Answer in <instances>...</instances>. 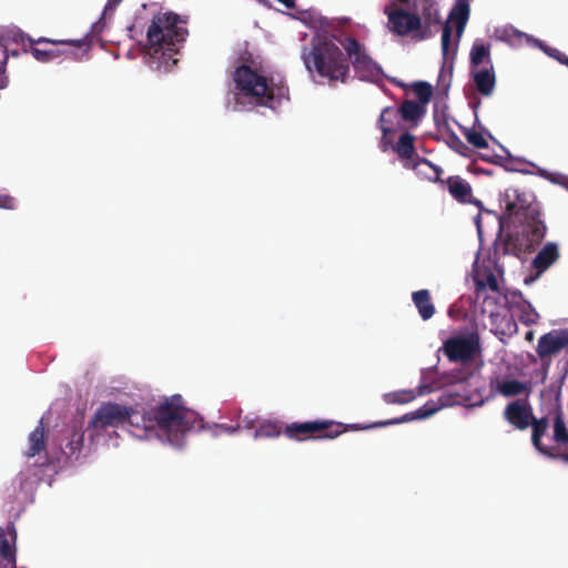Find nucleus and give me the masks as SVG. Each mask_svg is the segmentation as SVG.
I'll return each mask as SVG.
<instances>
[{
    "mask_svg": "<svg viewBox=\"0 0 568 568\" xmlns=\"http://www.w3.org/2000/svg\"><path fill=\"white\" fill-rule=\"evenodd\" d=\"M121 1L122 0H108L101 18L105 19L106 17L112 16Z\"/></svg>",
    "mask_w": 568,
    "mask_h": 568,
    "instance_id": "nucleus-39",
    "label": "nucleus"
},
{
    "mask_svg": "<svg viewBox=\"0 0 568 568\" xmlns=\"http://www.w3.org/2000/svg\"><path fill=\"white\" fill-rule=\"evenodd\" d=\"M83 437L84 434L82 432H74L70 442L68 443V447L70 448L71 454L75 452H80L83 446Z\"/></svg>",
    "mask_w": 568,
    "mask_h": 568,
    "instance_id": "nucleus-37",
    "label": "nucleus"
},
{
    "mask_svg": "<svg viewBox=\"0 0 568 568\" xmlns=\"http://www.w3.org/2000/svg\"><path fill=\"white\" fill-rule=\"evenodd\" d=\"M417 10L420 12L422 31L416 34L417 40H424L433 34L432 28L440 23L436 0H419Z\"/></svg>",
    "mask_w": 568,
    "mask_h": 568,
    "instance_id": "nucleus-17",
    "label": "nucleus"
},
{
    "mask_svg": "<svg viewBox=\"0 0 568 568\" xmlns=\"http://www.w3.org/2000/svg\"><path fill=\"white\" fill-rule=\"evenodd\" d=\"M465 136L467 141L477 149H485L488 146L486 139L480 132L468 130L465 132Z\"/></svg>",
    "mask_w": 568,
    "mask_h": 568,
    "instance_id": "nucleus-35",
    "label": "nucleus"
},
{
    "mask_svg": "<svg viewBox=\"0 0 568 568\" xmlns=\"http://www.w3.org/2000/svg\"><path fill=\"white\" fill-rule=\"evenodd\" d=\"M284 426L277 420H262L257 423L254 438H275L283 434Z\"/></svg>",
    "mask_w": 568,
    "mask_h": 568,
    "instance_id": "nucleus-29",
    "label": "nucleus"
},
{
    "mask_svg": "<svg viewBox=\"0 0 568 568\" xmlns=\"http://www.w3.org/2000/svg\"><path fill=\"white\" fill-rule=\"evenodd\" d=\"M257 423L258 422H255L254 419H248L247 417H245L243 419V427L247 428V429H252V428L256 429Z\"/></svg>",
    "mask_w": 568,
    "mask_h": 568,
    "instance_id": "nucleus-44",
    "label": "nucleus"
},
{
    "mask_svg": "<svg viewBox=\"0 0 568 568\" xmlns=\"http://www.w3.org/2000/svg\"><path fill=\"white\" fill-rule=\"evenodd\" d=\"M412 300L416 306L419 316L424 321H428L435 314V306L432 302V296L428 290H419L413 292Z\"/></svg>",
    "mask_w": 568,
    "mask_h": 568,
    "instance_id": "nucleus-25",
    "label": "nucleus"
},
{
    "mask_svg": "<svg viewBox=\"0 0 568 568\" xmlns=\"http://www.w3.org/2000/svg\"><path fill=\"white\" fill-rule=\"evenodd\" d=\"M473 79L476 89L481 95L489 97L493 93L496 84V77L491 64L489 68L473 71Z\"/></svg>",
    "mask_w": 568,
    "mask_h": 568,
    "instance_id": "nucleus-23",
    "label": "nucleus"
},
{
    "mask_svg": "<svg viewBox=\"0 0 568 568\" xmlns=\"http://www.w3.org/2000/svg\"><path fill=\"white\" fill-rule=\"evenodd\" d=\"M525 338H526L527 341H529V342H530V341H532V339H534V332H532V331H528V332L526 333Z\"/></svg>",
    "mask_w": 568,
    "mask_h": 568,
    "instance_id": "nucleus-47",
    "label": "nucleus"
},
{
    "mask_svg": "<svg viewBox=\"0 0 568 568\" xmlns=\"http://www.w3.org/2000/svg\"><path fill=\"white\" fill-rule=\"evenodd\" d=\"M474 283L477 297H480L481 294L487 290L494 293L500 292L497 276L490 267L483 266L476 270L474 275Z\"/></svg>",
    "mask_w": 568,
    "mask_h": 568,
    "instance_id": "nucleus-20",
    "label": "nucleus"
},
{
    "mask_svg": "<svg viewBox=\"0 0 568 568\" xmlns=\"http://www.w3.org/2000/svg\"><path fill=\"white\" fill-rule=\"evenodd\" d=\"M17 529L11 523L7 526L6 531L0 530V555L10 565V568L16 567V545Z\"/></svg>",
    "mask_w": 568,
    "mask_h": 568,
    "instance_id": "nucleus-19",
    "label": "nucleus"
},
{
    "mask_svg": "<svg viewBox=\"0 0 568 568\" xmlns=\"http://www.w3.org/2000/svg\"><path fill=\"white\" fill-rule=\"evenodd\" d=\"M415 136L408 132L403 133L393 150L404 161V168L425 175L432 182H442L443 169L425 158L416 154Z\"/></svg>",
    "mask_w": 568,
    "mask_h": 568,
    "instance_id": "nucleus-6",
    "label": "nucleus"
},
{
    "mask_svg": "<svg viewBox=\"0 0 568 568\" xmlns=\"http://www.w3.org/2000/svg\"><path fill=\"white\" fill-rule=\"evenodd\" d=\"M440 184H446L449 194L460 203H473L471 186L458 175L449 176L447 180L440 178Z\"/></svg>",
    "mask_w": 568,
    "mask_h": 568,
    "instance_id": "nucleus-21",
    "label": "nucleus"
},
{
    "mask_svg": "<svg viewBox=\"0 0 568 568\" xmlns=\"http://www.w3.org/2000/svg\"><path fill=\"white\" fill-rule=\"evenodd\" d=\"M22 51L23 53H31L32 57L39 62H49L58 57V52L54 50H42L32 45L29 48H23Z\"/></svg>",
    "mask_w": 568,
    "mask_h": 568,
    "instance_id": "nucleus-34",
    "label": "nucleus"
},
{
    "mask_svg": "<svg viewBox=\"0 0 568 568\" xmlns=\"http://www.w3.org/2000/svg\"><path fill=\"white\" fill-rule=\"evenodd\" d=\"M466 403V397H464L462 394L457 392H453L450 389H447L443 392L437 400L429 399L427 400L422 407H419L414 413L405 414L402 417L398 418H392L388 420H382L376 422L372 424L371 426H367L366 428H374V427H385L389 425H397L400 423L409 422L415 418H428L439 412L442 408L445 407H452L455 405H464Z\"/></svg>",
    "mask_w": 568,
    "mask_h": 568,
    "instance_id": "nucleus-8",
    "label": "nucleus"
},
{
    "mask_svg": "<svg viewBox=\"0 0 568 568\" xmlns=\"http://www.w3.org/2000/svg\"><path fill=\"white\" fill-rule=\"evenodd\" d=\"M241 428V425L240 424H236V425H226V424H214L213 425V435L214 436H217L219 435V432L217 430H223L225 433H229V434H234L235 432H237L239 429Z\"/></svg>",
    "mask_w": 568,
    "mask_h": 568,
    "instance_id": "nucleus-38",
    "label": "nucleus"
},
{
    "mask_svg": "<svg viewBox=\"0 0 568 568\" xmlns=\"http://www.w3.org/2000/svg\"><path fill=\"white\" fill-rule=\"evenodd\" d=\"M554 415V430H552V440L559 446V447H566L568 446V428L565 422V415L560 407V405H557L556 408L552 412Z\"/></svg>",
    "mask_w": 568,
    "mask_h": 568,
    "instance_id": "nucleus-26",
    "label": "nucleus"
},
{
    "mask_svg": "<svg viewBox=\"0 0 568 568\" xmlns=\"http://www.w3.org/2000/svg\"><path fill=\"white\" fill-rule=\"evenodd\" d=\"M130 417V409L119 404L108 403L100 406L89 423L87 432L91 440L101 436L108 428L123 424Z\"/></svg>",
    "mask_w": 568,
    "mask_h": 568,
    "instance_id": "nucleus-11",
    "label": "nucleus"
},
{
    "mask_svg": "<svg viewBox=\"0 0 568 568\" xmlns=\"http://www.w3.org/2000/svg\"><path fill=\"white\" fill-rule=\"evenodd\" d=\"M568 346V329L551 331L540 336L537 345V354L540 358L559 353Z\"/></svg>",
    "mask_w": 568,
    "mask_h": 568,
    "instance_id": "nucleus-16",
    "label": "nucleus"
},
{
    "mask_svg": "<svg viewBox=\"0 0 568 568\" xmlns=\"http://www.w3.org/2000/svg\"><path fill=\"white\" fill-rule=\"evenodd\" d=\"M452 363L468 364L480 353V339L477 333L457 335L447 338L442 347Z\"/></svg>",
    "mask_w": 568,
    "mask_h": 568,
    "instance_id": "nucleus-10",
    "label": "nucleus"
},
{
    "mask_svg": "<svg viewBox=\"0 0 568 568\" xmlns=\"http://www.w3.org/2000/svg\"><path fill=\"white\" fill-rule=\"evenodd\" d=\"M178 13L168 11L155 14L146 32L144 64L159 72L171 71L179 62L176 55L187 37Z\"/></svg>",
    "mask_w": 568,
    "mask_h": 568,
    "instance_id": "nucleus-3",
    "label": "nucleus"
},
{
    "mask_svg": "<svg viewBox=\"0 0 568 568\" xmlns=\"http://www.w3.org/2000/svg\"><path fill=\"white\" fill-rule=\"evenodd\" d=\"M342 423L334 420H312L284 425L283 434L294 440L334 439L346 432Z\"/></svg>",
    "mask_w": 568,
    "mask_h": 568,
    "instance_id": "nucleus-7",
    "label": "nucleus"
},
{
    "mask_svg": "<svg viewBox=\"0 0 568 568\" xmlns=\"http://www.w3.org/2000/svg\"><path fill=\"white\" fill-rule=\"evenodd\" d=\"M500 206L508 217H516L520 222V230L509 233L497 246L496 252L517 257L531 252L541 243L547 231L545 222L540 219V205L535 194L509 187L500 197Z\"/></svg>",
    "mask_w": 568,
    "mask_h": 568,
    "instance_id": "nucleus-2",
    "label": "nucleus"
},
{
    "mask_svg": "<svg viewBox=\"0 0 568 568\" xmlns=\"http://www.w3.org/2000/svg\"><path fill=\"white\" fill-rule=\"evenodd\" d=\"M16 480L19 483L20 489H24L26 483L28 480V475L24 471H20L17 475Z\"/></svg>",
    "mask_w": 568,
    "mask_h": 568,
    "instance_id": "nucleus-42",
    "label": "nucleus"
},
{
    "mask_svg": "<svg viewBox=\"0 0 568 568\" xmlns=\"http://www.w3.org/2000/svg\"><path fill=\"white\" fill-rule=\"evenodd\" d=\"M453 141L454 143L456 144V150L459 152V153H463L462 149L463 150H466L467 146L465 145V143L457 136V135H454L453 138Z\"/></svg>",
    "mask_w": 568,
    "mask_h": 568,
    "instance_id": "nucleus-43",
    "label": "nucleus"
},
{
    "mask_svg": "<svg viewBox=\"0 0 568 568\" xmlns=\"http://www.w3.org/2000/svg\"><path fill=\"white\" fill-rule=\"evenodd\" d=\"M496 389L504 397H514L524 394L526 396L525 399H528L531 394V384L530 382H520L517 379H504L497 384Z\"/></svg>",
    "mask_w": 568,
    "mask_h": 568,
    "instance_id": "nucleus-24",
    "label": "nucleus"
},
{
    "mask_svg": "<svg viewBox=\"0 0 568 568\" xmlns=\"http://www.w3.org/2000/svg\"><path fill=\"white\" fill-rule=\"evenodd\" d=\"M415 398V389H399L383 395V400L388 405H404L413 402Z\"/></svg>",
    "mask_w": 568,
    "mask_h": 568,
    "instance_id": "nucleus-30",
    "label": "nucleus"
},
{
    "mask_svg": "<svg viewBox=\"0 0 568 568\" xmlns=\"http://www.w3.org/2000/svg\"><path fill=\"white\" fill-rule=\"evenodd\" d=\"M398 116L397 110L393 106H386L381 112L378 126L383 133L382 144L384 145V150H386L389 144L388 135L397 130Z\"/></svg>",
    "mask_w": 568,
    "mask_h": 568,
    "instance_id": "nucleus-22",
    "label": "nucleus"
},
{
    "mask_svg": "<svg viewBox=\"0 0 568 568\" xmlns=\"http://www.w3.org/2000/svg\"><path fill=\"white\" fill-rule=\"evenodd\" d=\"M560 257L558 245L554 242H548L542 246V248L537 253L535 258L531 262L532 268L536 271L537 275H541L545 273L554 263H556Z\"/></svg>",
    "mask_w": 568,
    "mask_h": 568,
    "instance_id": "nucleus-18",
    "label": "nucleus"
},
{
    "mask_svg": "<svg viewBox=\"0 0 568 568\" xmlns=\"http://www.w3.org/2000/svg\"><path fill=\"white\" fill-rule=\"evenodd\" d=\"M484 62L489 65L491 64L489 48L483 43L475 42L470 50V63L474 68H477Z\"/></svg>",
    "mask_w": 568,
    "mask_h": 568,
    "instance_id": "nucleus-31",
    "label": "nucleus"
},
{
    "mask_svg": "<svg viewBox=\"0 0 568 568\" xmlns=\"http://www.w3.org/2000/svg\"><path fill=\"white\" fill-rule=\"evenodd\" d=\"M59 43H68L78 48H81L82 45L87 44L85 40H69V41H60Z\"/></svg>",
    "mask_w": 568,
    "mask_h": 568,
    "instance_id": "nucleus-45",
    "label": "nucleus"
},
{
    "mask_svg": "<svg viewBox=\"0 0 568 568\" xmlns=\"http://www.w3.org/2000/svg\"><path fill=\"white\" fill-rule=\"evenodd\" d=\"M342 45L349 57L355 72L362 80L371 82L382 80L384 75L382 68L367 54L355 38H346Z\"/></svg>",
    "mask_w": 568,
    "mask_h": 568,
    "instance_id": "nucleus-9",
    "label": "nucleus"
},
{
    "mask_svg": "<svg viewBox=\"0 0 568 568\" xmlns=\"http://www.w3.org/2000/svg\"><path fill=\"white\" fill-rule=\"evenodd\" d=\"M133 29H134V26L130 27V28H129V32H132V31H133Z\"/></svg>",
    "mask_w": 568,
    "mask_h": 568,
    "instance_id": "nucleus-50",
    "label": "nucleus"
},
{
    "mask_svg": "<svg viewBox=\"0 0 568 568\" xmlns=\"http://www.w3.org/2000/svg\"><path fill=\"white\" fill-rule=\"evenodd\" d=\"M397 112L403 121L412 122L416 126L424 116L426 108L413 100H405L397 109Z\"/></svg>",
    "mask_w": 568,
    "mask_h": 568,
    "instance_id": "nucleus-27",
    "label": "nucleus"
},
{
    "mask_svg": "<svg viewBox=\"0 0 568 568\" xmlns=\"http://www.w3.org/2000/svg\"><path fill=\"white\" fill-rule=\"evenodd\" d=\"M388 17V29L396 36L405 37L410 33L419 34L422 31V18L402 8L385 11Z\"/></svg>",
    "mask_w": 568,
    "mask_h": 568,
    "instance_id": "nucleus-13",
    "label": "nucleus"
},
{
    "mask_svg": "<svg viewBox=\"0 0 568 568\" xmlns=\"http://www.w3.org/2000/svg\"><path fill=\"white\" fill-rule=\"evenodd\" d=\"M398 2L406 3L408 0H397Z\"/></svg>",
    "mask_w": 568,
    "mask_h": 568,
    "instance_id": "nucleus-49",
    "label": "nucleus"
},
{
    "mask_svg": "<svg viewBox=\"0 0 568 568\" xmlns=\"http://www.w3.org/2000/svg\"><path fill=\"white\" fill-rule=\"evenodd\" d=\"M534 413L528 399H517L506 405L504 418L516 429L525 430L530 426Z\"/></svg>",
    "mask_w": 568,
    "mask_h": 568,
    "instance_id": "nucleus-15",
    "label": "nucleus"
},
{
    "mask_svg": "<svg viewBox=\"0 0 568 568\" xmlns=\"http://www.w3.org/2000/svg\"><path fill=\"white\" fill-rule=\"evenodd\" d=\"M144 440L156 438L175 448H183L190 434L206 428L203 417L185 405L180 394L162 397L144 412Z\"/></svg>",
    "mask_w": 568,
    "mask_h": 568,
    "instance_id": "nucleus-1",
    "label": "nucleus"
},
{
    "mask_svg": "<svg viewBox=\"0 0 568 568\" xmlns=\"http://www.w3.org/2000/svg\"><path fill=\"white\" fill-rule=\"evenodd\" d=\"M142 54V44L138 42L135 47H132L128 50L126 57L129 59H136Z\"/></svg>",
    "mask_w": 568,
    "mask_h": 568,
    "instance_id": "nucleus-40",
    "label": "nucleus"
},
{
    "mask_svg": "<svg viewBox=\"0 0 568 568\" xmlns=\"http://www.w3.org/2000/svg\"><path fill=\"white\" fill-rule=\"evenodd\" d=\"M434 390V387L433 385H427V384H424V385H419L417 387V389L415 390L416 393V397L417 396H423V395H426V394H429Z\"/></svg>",
    "mask_w": 568,
    "mask_h": 568,
    "instance_id": "nucleus-41",
    "label": "nucleus"
},
{
    "mask_svg": "<svg viewBox=\"0 0 568 568\" xmlns=\"http://www.w3.org/2000/svg\"><path fill=\"white\" fill-rule=\"evenodd\" d=\"M518 38H521L524 36V33L517 31V30H514L513 31Z\"/></svg>",
    "mask_w": 568,
    "mask_h": 568,
    "instance_id": "nucleus-48",
    "label": "nucleus"
},
{
    "mask_svg": "<svg viewBox=\"0 0 568 568\" xmlns=\"http://www.w3.org/2000/svg\"><path fill=\"white\" fill-rule=\"evenodd\" d=\"M302 61L310 73H317L331 82H346L349 64L342 49L327 37H314L310 47H304Z\"/></svg>",
    "mask_w": 568,
    "mask_h": 568,
    "instance_id": "nucleus-4",
    "label": "nucleus"
},
{
    "mask_svg": "<svg viewBox=\"0 0 568 568\" xmlns=\"http://www.w3.org/2000/svg\"><path fill=\"white\" fill-rule=\"evenodd\" d=\"M413 91L418 99V103L426 105L433 97V88L427 82H416L413 84Z\"/></svg>",
    "mask_w": 568,
    "mask_h": 568,
    "instance_id": "nucleus-33",
    "label": "nucleus"
},
{
    "mask_svg": "<svg viewBox=\"0 0 568 568\" xmlns=\"http://www.w3.org/2000/svg\"><path fill=\"white\" fill-rule=\"evenodd\" d=\"M45 449V432L43 422L40 420L39 425L29 435V448L26 452L27 457H34Z\"/></svg>",
    "mask_w": 568,
    "mask_h": 568,
    "instance_id": "nucleus-28",
    "label": "nucleus"
},
{
    "mask_svg": "<svg viewBox=\"0 0 568 568\" xmlns=\"http://www.w3.org/2000/svg\"><path fill=\"white\" fill-rule=\"evenodd\" d=\"M469 2H470V0H456L450 12H449L448 21L443 26L442 51H443L444 55H447L449 45H450V39H452L450 22L455 23L457 36L460 37L462 33L464 32V29H465L466 23L469 18V13H470Z\"/></svg>",
    "mask_w": 568,
    "mask_h": 568,
    "instance_id": "nucleus-12",
    "label": "nucleus"
},
{
    "mask_svg": "<svg viewBox=\"0 0 568 568\" xmlns=\"http://www.w3.org/2000/svg\"><path fill=\"white\" fill-rule=\"evenodd\" d=\"M531 443L534 447L542 455L552 458L560 459L564 463L568 464V453H560L556 447H549L544 445L541 442L542 436L546 435L549 420L548 417L536 418L534 416L531 423Z\"/></svg>",
    "mask_w": 568,
    "mask_h": 568,
    "instance_id": "nucleus-14",
    "label": "nucleus"
},
{
    "mask_svg": "<svg viewBox=\"0 0 568 568\" xmlns=\"http://www.w3.org/2000/svg\"><path fill=\"white\" fill-rule=\"evenodd\" d=\"M233 79L240 93L251 98L258 105L273 108L274 100L288 95V88L283 83L268 82L264 75L246 64L236 68Z\"/></svg>",
    "mask_w": 568,
    "mask_h": 568,
    "instance_id": "nucleus-5",
    "label": "nucleus"
},
{
    "mask_svg": "<svg viewBox=\"0 0 568 568\" xmlns=\"http://www.w3.org/2000/svg\"><path fill=\"white\" fill-rule=\"evenodd\" d=\"M518 307L520 310L519 321L524 325L530 326L537 323L539 314L536 312V310L529 302L523 301Z\"/></svg>",
    "mask_w": 568,
    "mask_h": 568,
    "instance_id": "nucleus-32",
    "label": "nucleus"
},
{
    "mask_svg": "<svg viewBox=\"0 0 568 568\" xmlns=\"http://www.w3.org/2000/svg\"><path fill=\"white\" fill-rule=\"evenodd\" d=\"M565 64H567V65H568V58H566V59H565Z\"/></svg>",
    "mask_w": 568,
    "mask_h": 568,
    "instance_id": "nucleus-51",
    "label": "nucleus"
},
{
    "mask_svg": "<svg viewBox=\"0 0 568 568\" xmlns=\"http://www.w3.org/2000/svg\"><path fill=\"white\" fill-rule=\"evenodd\" d=\"M13 41L17 43H19V42L23 43L24 41H29L30 44L44 43V42L58 43L57 41L50 40L48 38H39L38 40H33L28 34L21 32L20 30L14 33Z\"/></svg>",
    "mask_w": 568,
    "mask_h": 568,
    "instance_id": "nucleus-36",
    "label": "nucleus"
},
{
    "mask_svg": "<svg viewBox=\"0 0 568 568\" xmlns=\"http://www.w3.org/2000/svg\"><path fill=\"white\" fill-rule=\"evenodd\" d=\"M8 85V77L4 72H0V89H4Z\"/></svg>",
    "mask_w": 568,
    "mask_h": 568,
    "instance_id": "nucleus-46",
    "label": "nucleus"
}]
</instances>
